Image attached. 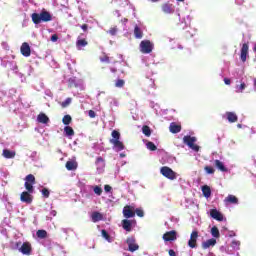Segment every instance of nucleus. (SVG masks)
I'll list each match as a JSON object with an SVG mask.
<instances>
[{
    "label": "nucleus",
    "mask_w": 256,
    "mask_h": 256,
    "mask_svg": "<svg viewBox=\"0 0 256 256\" xmlns=\"http://www.w3.org/2000/svg\"><path fill=\"white\" fill-rule=\"evenodd\" d=\"M31 19L34 25H39V23H49V21H52L53 16L48 11L42 10L41 13H32Z\"/></svg>",
    "instance_id": "1"
},
{
    "label": "nucleus",
    "mask_w": 256,
    "mask_h": 256,
    "mask_svg": "<svg viewBox=\"0 0 256 256\" xmlns=\"http://www.w3.org/2000/svg\"><path fill=\"white\" fill-rule=\"evenodd\" d=\"M112 138L109 140L111 145L116 151H123L125 149V144L121 142V133L117 130H113L111 133Z\"/></svg>",
    "instance_id": "2"
},
{
    "label": "nucleus",
    "mask_w": 256,
    "mask_h": 256,
    "mask_svg": "<svg viewBox=\"0 0 256 256\" xmlns=\"http://www.w3.org/2000/svg\"><path fill=\"white\" fill-rule=\"evenodd\" d=\"M196 142H197L196 137L189 136V135H186L183 137V143L185 145H188L189 148L192 149V151L199 153V149H201V147H199V145L195 144Z\"/></svg>",
    "instance_id": "3"
},
{
    "label": "nucleus",
    "mask_w": 256,
    "mask_h": 256,
    "mask_svg": "<svg viewBox=\"0 0 256 256\" xmlns=\"http://www.w3.org/2000/svg\"><path fill=\"white\" fill-rule=\"evenodd\" d=\"M160 173L163 175V177H166V179H170V181H174V179H177V173L173 171V169L163 166L160 169Z\"/></svg>",
    "instance_id": "4"
},
{
    "label": "nucleus",
    "mask_w": 256,
    "mask_h": 256,
    "mask_svg": "<svg viewBox=\"0 0 256 256\" xmlns=\"http://www.w3.org/2000/svg\"><path fill=\"white\" fill-rule=\"evenodd\" d=\"M35 183H36L35 176L33 174H28L25 177V184H24V187L27 190L26 192L33 193L34 191L33 185H35Z\"/></svg>",
    "instance_id": "5"
},
{
    "label": "nucleus",
    "mask_w": 256,
    "mask_h": 256,
    "mask_svg": "<svg viewBox=\"0 0 256 256\" xmlns=\"http://www.w3.org/2000/svg\"><path fill=\"white\" fill-rule=\"evenodd\" d=\"M140 51L145 55L153 51V44L149 40H143L140 43Z\"/></svg>",
    "instance_id": "6"
},
{
    "label": "nucleus",
    "mask_w": 256,
    "mask_h": 256,
    "mask_svg": "<svg viewBox=\"0 0 256 256\" xmlns=\"http://www.w3.org/2000/svg\"><path fill=\"white\" fill-rule=\"evenodd\" d=\"M126 243L128 245V251H130V253H135V251H139V246L135 240V237H128L126 239Z\"/></svg>",
    "instance_id": "7"
},
{
    "label": "nucleus",
    "mask_w": 256,
    "mask_h": 256,
    "mask_svg": "<svg viewBox=\"0 0 256 256\" xmlns=\"http://www.w3.org/2000/svg\"><path fill=\"white\" fill-rule=\"evenodd\" d=\"M122 213H123L125 219H131V218L135 217V207H133L131 205H126V206H124Z\"/></svg>",
    "instance_id": "8"
},
{
    "label": "nucleus",
    "mask_w": 256,
    "mask_h": 256,
    "mask_svg": "<svg viewBox=\"0 0 256 256\" xmlns=\"http://www.w3.org/2000/svg\"><path fill=\"white\" fill-rule=\"evenodd\" d=\"M197 239H199V232L198 231H192L190 235V239L188 241V246L191 249H195L197 247Z\"/></svg>",
    "instance_id": "9"
},
{
    "label": "nucleus",
    "mask_w": 256,
    "mask_h": 256,
    "mask_svg": "<svg viewBox=\"0 0 256 256\" xmlns=\"http://www.w3.org/2000/svg\"><path fill=\"white\" fill-rule=\"evenodd\" d=\"M162 239L164 241H177V231L171 230L163 234Z\"/></svg>",
    "instance_id": "10"
},
{
    "label": "nucleus",
    "mask_w": 256,
    "mask_h": 256,
    "mask_svg": "<svg viewBox=\"0 0 256 256\" xmlns=\"http://www.w3.org/2000/svg\"><path fill=\"white\" fill-rule=\"evenodd\" d=\"M247 55H249V44L244 43L241 48V54H240V59L242 63H245L247 61Z\"/></svg>",
    "instance_id": "11"
},
{
    "label": "nucleus",
    "mask_w": 256,
    "mask_h": 256,
    "mask_svg": "<svg viewBox=\"0 0 256 256\" xmlns=\"http://www.w3.org/2000/svg\"><path fill=\"white\" fill-rule=\"evenodd\" d=\"M20 51L23 57H31V46H29V43L27 42L22 43Z\"/></svg>",
    "instance_id": "12"
},
{
    "label": "nucleus",
    "mask_w": 256,
    "mask_h": 256,
    "mask_svg": "<svg viewBox=\"0 0 256 256\" xmlns=\"http://www.w3.org/2000/svg\"><path fill=\"white\" fill-rule=\"evenodd\" d=\"M20 201H22V203L31 204L33 203V196H31V193L24 191L20 195Z\"/></svg>",
    "instance_id": "13"
},
{
    "label": "nucleus",
    "mask_w": 256,
    "mask_h": 256,
    "mask_svg": "<svg viewBox=\"0 0 256 256\" xmlns=\"http://www.w3.org/2000/svg\"><path fill=\"white\" fill-rule=\"evenodd\" d=\"M224 203L226 205H238L239 204V198L236 197L235 195L229 194L225 199Z\"/></svg>",
    "instance_id": "14"
},
{
    "label": "nucleus",
    "mask_w": 256,
    "mask_h": 256,
    "mask_svg": "<svg viewBox=\"0 0 256 256\" xmlns=\"http://www.w3.org/2000/svg\"><path fill=\"white\" fill-rule=\"evenodd\" d=\"M31 244L29 242H24L20 248V253L23 255H31Z\"/></svg>",
    "instance_id": "15"
},
{
    "label": "nucleus",
    "mask_w": 256,
    "mask_h": 256,
    "mask_svg": "<svg viewBox=\"0 0 256 256\" xmlns=\"http://www.w3.org/2000/svg\"><path fill=\"white\" fill-rule=\"evenodd\" d=\"M210 217L216 221H223V214H221L217 209L210 210Z\"/></svg>",
    "instance_id": "16"
},
{
    "label": "nucleus",
    "mask_w": 256,
    "mask_h": 256,
    "mask_svg": "<svg viewBox=\"0 0 256 256\" xmlns=\"http://www.w3.org/2000/svg\"><path fill=\"white\" fill-rule=\"evenodd\" d=\"M217 245V240L215 238L209 239L202 242V249H209V247H215Z\"/></svg>",
    "instance_id": "17"
},
{
    "label": "nucleus",
    "mask_w": 256,
    "mask_h": 256,
    "mask_svg": "<svg viewBox=\"0 0 256 256\" xmlns=\"http://www.w3.org/2000/svg\"><path fill=\"white\" fill-rule=\"evenodd\" d=\"M37 121H38V123H42L44 125H47V123H49V116L46 115L45 113L41 112L37 116Z\"/></svg>",
    "instance_id": "18"
},
{
    "label": "nucleus",
    "mask_w": 256,
    "mask_h": 256,
    "mask_svg": "<svg viewBox=\"0 0 256 256\" xmlns=\"http://www.w3.org/2000/svg\"><path fill=\"white\" fill-rule=\"evenodd\" d=\"M122 227L125 231H127L128 233H130L132 227H133V223L131 222V220L129 219H124L122 220Z\"/></svg>",
    "instance_id": "19"
},
{
    "label": "nucleus",
    "mask_w": 256,
    "mask_h": 256,
    "mask_svg": "<svg viewBox=\"0 0 256 256\" xmlns=\"http://www.w3.org/2000/svg\"><path fill=\"white\" fill-rule=\"evenodd\" d=\"M169 131L170 133H181V125L175 123V122H172L169 126Z\"/></svg>",
    "instance_id": "20"
},
{
    "label": "nucleus",
    "mask_w": 256,
    "mask_h": 256,
    "mask_svg": "<svg viewBox=\"0 0 256 256\" xmlns=\"http://www.w3.org/2000/svg\"><path fill=\"white\" fill-rule=\"evenodd\" d=\"M226 117H227L229 123H237V121L239 119L235 112H226Z\"/></svg>",
    "instance_id": "21"
},
{
    "label": "nucleus",
    "mask_w": 256,
    "mask_h": 256,
    "mask_svg": "<svg viewBox=\"0 0 256 256\" xmlns=\"http://www.w3.org/2000/svg\"><path fill=\"white\" fill-rule=\"evenodd\" d=\"M91 219L93 223H98V221H103V214H101L100 212H93L91 215Z\"/></svg>",
    "instance_id": "22"
},
{
    "label": "nucleus",
    "mask_w": 256,
    "mask_h": 256,
    "mask_svg": "<svg viewBox=\"0 0 256 256\" xmlns=\"http://www.w3.org/2000/svg\"><path fill=\"white\" fill-rule=\"evenodd\" d=\"M215 167L217 169H219V171H222L223 173H227V167H225V164H223V162H221V160H215Z\"/></svg>",
    "instance_id": "23"
},
{
    "label": "nucleus",
    "mask_w": 256,
    "mask_h": 256,
    "mask_svg": "<svg viewBox=\"0 0 256 256\" xmlns=\"http://www.w3.org/2000/svg\"><path fill=\"white\" fill-rule=\"evenodd\" d=\"M162 11H163V13H166L167 15L173 13L174 12L173 5H171L169 3L163 4Z\"/></svg>",
    "instance_id": "24"
},
{
    "label": "nucleus",
    "mask_w": 256,
    "mask_h": 256,
    "mask_svg": "<svg viewBox=\"0 0 256 256\" xmlns=\"http://www.w3.org/2000/svg\"><path fill=\"white\" fill-rule=\"evenodd\" d=\"M15 155V151H11L9 149L3 150V157H5V159H14Z\"/></svg>",
    "instance_id": "25"
},
{
    "label": "nucleus",
    "mask_w": 256,
    "mask_h": 256,
    "mask_svg": "<svg viewBox=\"0 0 256 256\" xmlns=\"http://www.w3.org/2000/svg\"><path fill=\"white\" fill-rule=\"evenodd\" d=\"M78 164L76 161H67L66 162V169L67 171H75L77 169Z\"/></svg>",
    "instance_id": "26"
},
{
    "label": "nucleus",
    "mask_w": 256,
    "mask_h": 256,
    "mask_svg": "<svg viewBox=\"0 0 256 256\" xmlns=\"http://www.w3.org/2000/svg\"><path fill=\"white\" fill-rule=\"evenodd\" d=\"M134 37L136 39H143V30L137 25L134 27Z\"/></svg>",
    "instance_id": "27"
},
{
    "label": "nucleus",
    "mask_w": 256,
    "mask_h": 256,
    "mask_svg": "<svg viewBox=\"0 0 256 256\" xmlns=\"http://www.w3.org/2000/svg\"><path fill=\"white\" fill-rule=\"evenodd\" d=\"M87 45H89V42H87V40H85V39H78L76 41V47L78 49H81L83 47H87Z\"/></svg>",
    "instance_id": "28"
},
{
    "label": "nucleus",
    "mask_w": 256,
    "mask_h": 256,
    "mask_svg": "<svg viewBox=\"0 0 256 256\" xmlns=\"http://www.w3.org/2000/svg\"><path fill=\"white\" fill-rule=\"evenodd\" d=\"M202 193L206 198L211 197V187H209L208 185L202 186Z\"/></svg>",
    "instance_id": "29"
},
{
    "label": "nucleus",
    "mask_w": 256,
    "mask_h": 256,
    "mask_svg": "<svg viewBox=\"0 0 256 256\" xmlns=\"http://www.w3.org/2000/svg\"><path fill=\"white\" fill-rule=\"evenodd\" d=\"M64 133L66 137H73V135H75V130H73L71 126H66L64 128Z\"/></svg>",
    "instance_id": "30"
},
{
    "label": "nucleus",
    "mask_w": 256,
    "mask_h": 256,
    "mask_svg": "<svg viewBox=\"0 0 256 256\" xmlns=\"http://www.w3.org/2000/svg\"><path fill=\"white\" fill-rule=\"evenodd\" d=\"M211 235H212V237H215L216 239H219V237H221V234L219 233V228H217V226H213L211 228Z\"/></svg>",
    "instance_id": "31"
},
{
    "label": "nucleus",
    "mask_w": 256,
    "mask_h": 256,
    "mask_svg": "<svg viewBox=\"0 0 256 256\" xmlns=\"http://www.w3.org/2000/svg\"><path fill=\"white\" fill-rule=\"evenodd\" d=\"M71 121H73V118L71 115L67 114L62 118L63 125H71Z\"/></svg>",
    "instance_id": "32"
},
{
    "label": "nucleus",
    "mask_w": 256,
    "mask_h": 256,
    "mask_svg": "<svg viewBox=\"0 0 256 256\" xmlns=\"http://www.w3.org/2000/svg\"><path fill=\"white\" fill-rule=\"evenodd\" d=\"M142 133L143 135H145L146 137H151V128L148 125H144L142 127Z\"/></svg>",
    "instance_id": "33"
},
{
    "label": "nucleus",
    "mask_w": 256,
    "mask_h": 256,
    "mask_svg": "<svg viewBox=\"0 0 256 256\" xmlns=\"http://www.w3.org/2000/svg\"><path fill=\"white\" fill-rule=\"evenodd\" d=\"M36 235L38 239H47V232L45 230H38Z\"/></svg>",
    "instance_id": "34"
},
{
    "label": "nucleus",
    "mask_w": 256,
    "mask_h": 256,
    "mask_svg": "<svg viewBox=\"0 0 256 256\" xmlns=\"http://www.w3.org/2000/svg\"><path fill=\"white\" fill-rule=\"evenodd\" d=\"M101 233H102V237H103L104 239H106V241H108V243H111V236L109 235V233L107 232V230L103 229V230L101 231Z\"/></svg>",
    "instance_id": "35"
},
{
    "label": "nucleus",
    "mask_w": 256,
    "mask_h": 256,
    "mask_svg": "<svg viewBox=\"0 0 256 256\" xmlns=\"http://www.w3.org/2000/svg\"><path fill=\"white\" fill-rule=\"evenodd\" d=\"M100 61L101 63H111V58H109L108 55L104 53L102 56H100Z\"/></svg>",
    "instance_id": "36"
},
{
    "label": "nucleus",
    "mask_w": 256,
    "mask_h": 256,
    "mask_svg": "<svg viewBox=\"0 0 256 256\" xmlns=\"http://www.w3.org/2000/svg\"><path fill=\"white\" fill-rule=\"evenodd\" d=\"M146 147L147 149H149V151H157V146L153 142H148L146 144Z\"/></svg>",
    "instance_id": "37"
},
{
    "label": "nucleus",
    "mask_w": 256,
    "mask_h": 256,
    "mask_svg": "<svg viewBox=\"0 0 256 256\" xmlns=\"http://www.w3.org/2000/svg\"><path fill=\"white\" fill-rule=\"evenodd\" d=\"M134 213L137 214L138 217H145V212L141 208H134Z\"/></svg>",
    "instance_id": "38"
},
{
    "label": "nucleus",
    "mask_w": 256,
    "mask_h": 256,
    "mask_svg": "<svg viewBox=\"0 0 256 256\" xmlns=\"http://www.w3.org/2000/svg\"><path fill=\"white\" fill-rule=\"evenodd\" d=\"M41 193H42L43 197H45V199H49V195H51V192L47 188H43L41 190Z\"/></svg>",
    "instance_id": "39"
},
{
    "label": "nucleus",
    "mask_w": 256,
    "mask_h": 256,
    "mask_svg": "<svg viewBox=\"0 0 256 256\" xmlns=\"http://www.w3.org/2000/svg\"><path fill=\"white\" fill-rule=\"evenodd\" d=\"M204 170L206 171V173L208 175H213V173H215V169L213 167H211V166H205Z\"/></svg>",
    "instance_id": "40"
},
{
    "label": "nucleus",
    "mask_w": 256,
    "mask_h": 256,
    "mask_svg": "<svg viewBox=\"0 0 256 256\" xmlns=\"http://www.w3.org/2000/svg\"><path fill=\"white\" fill-rule=\"evenodd\" d=\"M93 191L96 195L101 196V194L103 193V188H101L100 186H95L93 188Z\"/></svg>",
    "instance_id": "41"
},
{
    "label": "nucleus",
    "mask_w": 256,
    "mask_h": 256,
    "mask_svg": "<svg viewBox=\"0 0 256 256\" xmlns=\"http://www.w3.org/2000/svg\"><path fill=\"white\" fill-rule=\"evenodd\" d=\"M125 86V80L123 79H118L115 83V87L121 88Z\"/></svg>",
    "instance_id": "42"
},
{
    "label": "nucleus",
    "mask_w": 256,
    "mask_h": 256,
    "mask_svg": "<svg viewBox=\"0 0 256 256\" xmlns=\"http://www.w3.org/2000/svg\"><path fill=\"white\" fill-rule=\"evenodd\" d=\"M71 98H67L64 102H62L61 107L65 108V107H69V105H71Z\"/></svg>",
    "instance_id": "43"
},
{
    "label": "nucleus",
    "mask_w": 256,
    "mask_h": 256,
    "mask_svg": "<svg viewBox=\"0 0 256 256\" xmlns=\"http://www.w3.org/2000/svg\"><path fill=\"white\" fill-rule=\"evenodd\" d=\"M68 86H69V87H77V82L75 81L74 78H70V79L68 80Z\"/></svg>",
    "instance_id": "44"
},
{
    "label": "nucleus",
    "mask_w": 256,
    "mask_h": 256,
    "mask_svg": "<svg viewBox=\"0 0 256 256\" xmlns=\"http://www.w3.org/2000/svg\"><path fill=\"white\" fill-rule=\"evenodd\" d=\"M104 166L105 165V159H103V157H97L96 158V165H101Z\"/></svg>",
    "instance_id": "45"
},
{
    "label": "nucleus",
    "mask_w": 256,
    "mask_h": 256,
    "mask_svg": "<svg viewBox=\"0 0 256 256\" xmlns=\"http://www.w3.org/2000/svg\"><path fill=\"white\" fill-rule=\"evenodd\" d=\"M88 115L90 119H95L97 117V113H95L93 110H89Z\"/></svg>",
    "instance_id": "46"
},
{
    "label": "nucleus",
    "mask_w": 256,
    "mask_h": 256,
    "mask_svg": "<svg viewBox=\"0 0 256 256\" xmlns=\"http://www.w3.org/2000/svg\"><path fill=\"white\" fill-rule=\"evenodd\" d=\"M51 41H52L53 43L59 41V36H58L57 34L52 35V36H51Z\"/></svg>",
    "instance_id": "47"
},
{
    "label": "nucleus",
    "mask_w": 256,
    "mask_h": 256,
    "mask_svg": "<svg viewBox=\"0 0 256 256\" xmlns=\"http://www.w3.org/2000/svg\"><path fill=\"white\" fill-rule=\"evenodd\" d=\"M108 33L110 35H117V28H110V30L108 31Z\"/></svg>",
    "instance_id": "48"
},
{
    "label": "nucleus",
    "mask_w": 256,
    "mask_h": 256,
    "mask_svg": "<svg viewBox=\"0 0 256 256\" xmlns=\"http://www.w3.org/2000/svg\"><path fill=\"white\" fill-rule=\"evenodd\" d=\"M80 27H81V29L84 31V33H87V30L89 29V25L83 24V25H81Z\"/></svg>",
    "instance_id": "49"
},
{
    "label": "nucleus",
    "mask_w": 256,
    "mask_h": 256,
    "mask_svg": "<svg viewBox=\"0 0 256 256\" xmlns=\"http://www.w3.org/2000/svg\"><path fill=\"white\" fill-rule=\"evenodd\" d=\"M246 87H247V85H245V82L241 83L239 86L240 92L242 93Z\"/></svg>",
    "instance_id": "50"
},
{
    "label": "nucleus",
    "mask_w": 256,
    "mask_h": 256,
    "mask_svg": "<svg viewBox=\"0 0 256 256\" xmlns=\"http://www.w3.org/2000/svg\"><path fill=\"white\" fill-rule=\"evenodd\" d=\"M111 186L110 185H105L104 186V191L106 192V193H109V192H111Z\"/></svg>",
    "instance_id": "51"
},
{
    "label": "nucleus",
    "mask_w": 256,
    "mask_h": 256,
    "mask_svg": "<svg viewBox=\"0 0 256 256\" xmlns=\"http://www.w3.org/2000/svg\"><path fill=\"white\" fill-rule=\"evenodd\" d=\"M168 253H169L170 256H177V253H175V250H173V249H170L168 251Z\"/></svg>",
    "instance_id": "52"
},
{
    "label": "nucleus",
    "mask_w": 256,
    "mask_h": 256,
    "mask_svg": "<svg viewBox=\"0 0 256 256\" xmlns=\"http://www.w3.org/2000/svg\"><path fill=\"white\" fill-rule=\"evenodd\" d=\"M224 83H225V85H231V79L224 78Z\"/></svg>",
    "instance_id": "53"
},
{
    "label": "nucleus",
    "mask_w": 256,
    "mask_h": 256,
    "mask_svg": "<svg viewBox=\"0 0 256 256\" xmlns=\"http://www.w3.org/2000/svg\"><path fill=\"white\" fill-rule=\"evenodd\" d=\"M51 215H52L53 217H55V216L57 215V211L53 210V211L51 212Z\"/></svg>",
    "instance_id": "54"
},
{
    "label": "nucleus",
    "mask_w": 256,
    "mask_h": 256,
    "mask_svg": "<svg viewBox=\"0 0 256 256\" xmlns=\"http://www.w3.org/2000/svg\"><path fill=\"white\" fill-rule=\"evenodd\" d=\"M110 71H112V73H117V69L115 68H111Z\"/></svg>",
    "instance_id": "55"
},
{
    "label": "nucleus",
    "mask_w": 256,
    "mask_h": 256,
    "mask_svg": "<svg viewBox=\"0 0 256 256\" xmlns=\"http://www.w3.org/2000/svg\"><path fill=\"white\" fill-rule=\"evenodd\" d=\"M232 245H239V242H237V241H232Z\"/></svg>",
    "instance_id": "56"
},
{
    "label": "nucleus",
    "mask_w": 256,
    "mask_h": 256,
    "mask_svg": "<svg viewBox=\"0 0 256 256\" xmlns=\"http://www.w3.org/2000/svg\"><path fill=\"white\" fill-rule=\"evenodd\" d=\"M254 87H256V78L254 79Z\"/></svg>",
    "instance_id": "57"
},
{
    "label": "nucleus",
    "mask_w": 256,
    "mask_h": 256,
    "mask_svg": "<svg viewBox=\"0 0 256 256\" xmlns=\"http://www.w3.org/2000/svg\"><path fill=\"white\" fill-rule=\"evenodd\" d=\"M120 157H125V155H123V154H120Z\"/></svg>",
    "instance_id": "58"
},
{
    "label": "nucleus",
    "mask_w": 256,
    "mask_h": 256,
    "mask_svg": "<svg viewBox=\"0 0 256 256\" xmlns=\"http://www.w3.org/2000/svg\"><path fill=\"white\" fill-rule=\"evenodd\" d=\"M19 245H21V242L17 243V246L19 247Z\"/></svg>",
    "instance_id": "59"
},
{
    "label": "nucleus",
    "mask_w": 256,
    "mask_h": 256,
    "mask_svg": "<svg viewBox=\"0 0 256 256\" xmlns=\"http://www.w3.org/2000/svg\"><path fill=\"white\" fill-rule=\"evenodd\" d=\"M177 1L183 2V1H185V0H177Z\"/></svg>",
    "instance_id": "60"
}]
</instances>
